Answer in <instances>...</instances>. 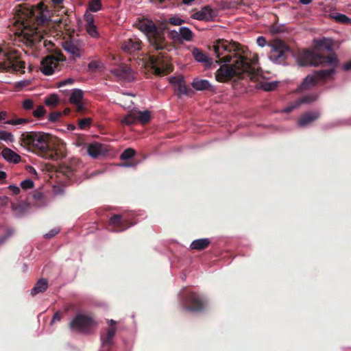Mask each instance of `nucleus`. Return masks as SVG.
<instances>
[{"label":"nucleus","instance_id":"f257e3e1","mask_svg":"<svg viewBox=\"0 0 351 351\" xmlns=\"http://www.w3.org/2000/svg\"><path fill=\"white\" fill-rule=\"evenodd\" d=\"M218 60L217 63H228L234 58L232 64H224L216 71L215 77L218 82H224L233 77L242 78L243 74L254 77L258 73L257 54L251 55L245 47L237 42L225 39L217 40L210 48Z\"/></svg>","mask_w":351,"mask_h":351},{"label":"nucleus","instance_id":"f03ea898","mask_svg":"<svg viewBox=\"0 0 351 351\" xmlns=\"http://www.w3.org/2000/svg\"><path fill=\"white\" fill-rule=\"evenodd\" d=\"M50 18L51 12L43 3L18 10L15 23L21 29L20 40L27 47L36 50L46 47V40H43L44 34H47L45 27L49 25Z\"/></svg>","mask_w":351,"mask_h":351},{"label":"nucleus","instance_id":"7ed1b4c3","mask_svg":"<svg viewBox=\"0 0 351 351\" xmlns=\"http://www.w3.org/2000/svg\"><path fill=\"white\" fill-rule=\"evenodd\" d=\"M298 62L301 66H330L328 69H322L308 75L300 85L301 90L309 89L315 86L320 80L328 78L335 71L338 64L337 56L332 51L331 43L322 41L319 46L313 51L305 49L300 53Z\"/></svg>","mask_w":351,"mask_h":351},{"label":"nucleus","instance_id":"20e7f679","mask_svg":"<svg viewBox=\"0 0 351 351\" xmlns=\"http://www.w3.org/2000/svg\"><path fill=\"white\" fill-rule=\"evenodd\" d=\"M139 29L145 34L149 43V52L153 54L149 56V62L154 73L164 75L171 72L173 66L167 52L168 45L163 31L152 21L141 22Z\"/></svg>","mask_w":351,"mask_h":351},{"label":"nucleus","instance_id":"39448f33","mask_svg":"<svg viewBox=\"0 0 351 351\" xmlns=\"http://www.w3.org/2000/svg\"><path fill=\"white\" fill-rule=\"evenodd\" d=\"M21 145L48 160H58L66 156L64 144L55 143L51 136L43 132H24L19 138Z\"/></svg>","mask_w":351,"mask_h":351},{"label":"nucleus","instance_id":"423d86ee","mask_svg":"<svg viewBox=\"0 0 351 351\" xmlns=\"http://www.w3.org/2000/svg\"><path fill=\"white\" fill-rule=\"evenodd\" d=\"M181 304L185 311L200 313L206 309L208 302L206 297L202 293L185 291L181 295Z\"/></svg>","mask_w":351,"mask_h":351},{"label":"nucleus","instance_id":"0eeeda50","mask_svg":"<svg viewBox=\"0 0 351 351\" xmlns=\"http://www.w3.org/2000/svg\"><path fill=\"white\" fill-rule=\"evenodd\" d=\"M0 71L25 73V63L19 59L16 51H6L0 47Z\"/></svg>","mask_w":351,"mask_h":351},{"label":"nucleus","instance_id":"6e6552de","mask_svg":"<svg viewBox=\"0 0 351 351\" xmlns=\"http://www.w3.org/2000/svg\"><path fill=\"white\" fill-rule=\"evenodd\" d=\"M97 322L90 314L77 313L69 323V328L73 331L88 334L96 327Z\"/></svg>","mask_w":351,"mask_h":351},{"label":"nucleus","instance_id":"1a4fd4ad","mask_svg":"<svg viewBox=\"0 0 351 351\" xmlns=\"http://www.w3.org/2000/svg\"><path fill=\"white\" fill-rule=\"evenodd\" d=\"M66 60L62 53L49 55L45 57L40 62V71L46 75H52L56 71L61 69V64Z\"/></svg>","mask_w":351,"mask_h":351},{"label":"nucleus","instance_id":"9d476101","mask_svg":"<svg viewBox=\"0 0 351 351\" xmlns=\"http://www.w3.org/2000/svg\"><path fill=\"white\" fill-rule=\"evenodd\" d=\"M269 59L274 62L283 63L291 53L290 47L281 40H275L270 45Z\"/></svg>","mask_w":351,"mask_h":351},{"label":"nucleus","instance_id":"9b49d317","mask_svg":"<svg viewBox=\"0 0 351 351\" xmlns=\"http://www.w3.org/2000/svg\"><path fill=\"white\" fill-rule=\"evenodd\" d=\"M62 46L66 51L71 55L73 58L75 59L82 56L85 43L79 38L70 37L62 43Z\"/></svg>","mask_w":351,"mask_h":351},{"label":"nucleus","instance_id":"f8f14e48","mask_svg":"<svg viewBox=\"0 0 351 351\" xmlns=\"http://www.w3.org/2000/svg\"><path fill=\"white\" fill-rule=\"evenodd\" d=\"M83 164L78 158H72L68 162L61 164L59 166V172L69 179H72L82 168Z\"/></svg>","mask_w":351,"mask_h":351},{"label":"nucleus","instance_id":"ddd939ff","mask_svg":"<svg viewBox=\"0 0 351 351\" xmlns=\"http://www.w3.org/2000/svg\"><path fill=\"white\" fill-rule=\"evenodd\" d=\"M132 225L133 223L121 215H113L108 223L109 229L114 232H122Z\"/></svg>","mask_w":351,"mask_h":351},{"label":"nucleus","instance_id":"4468645a","mask_svg":"<svg viewBox=\"0 0 351 351\" xmlns=\"http://www.w3.org/2000/svg\"><path fill=\"white\" fill-rule=\"evenodd\" d=\"M318 94L317 93H310L305 95L291 103L283 110V112L289 113L293 110L299 108L303 104H308L315 101L318 99Z\"/></svg>","mask_w":351,"mask_h":351},{"label":"nucleus","instance_id":"2eb2a0df","mask_svg":"<svg viewBox=\"0 0 351 351\" xmlns=\"http://www.w3.org/2000/svg\"><path fill=\"white\" fill-rule=\"evenodd\" d=\"M215 16V12L210 5L204 6L199 11L192 14L193 19L205 21H213Z\"/></svg>","mask_w":351,"mask_h":351},{"label":"nucleus","instance_id":"dca6fc26","mask_svg":"<svg viewBox=\"0 0 351 351\" xmlns=\"http://www.w3.org/2000/svg\"><path fill=\"white\" fill-rule=\"evenodd\" d=\"M142 48L141 40L134 36L125 40L122 44V49L130 53L141 50Z\"/></svg>","mask_w":351,"mask_h":351},{"label":"nucleus","instance_id":"f3484780","mask_svg":"<svg viewBox=\"0 0 351 351\" xmlns=\"http://www.w3.org/2000/svg\"><path fill=\"white\" fill-rule=\"evenodd\" d=\"M321 116L319 111H308L302 114L298 120V125L304 128L317 120Z\"/></svg>","mask_w":351,"mask_h":351},{"label":"nucleus","instance_id":"a211bd4d","mask_svg":"<svg viewBox=\"0 0 351 351\" xmlns=\"http://www.w3.org/2000/svg\"><path fill=\"white\" fill-rule=\"evenodd\" d=\"M119 80L130 81L132 77V69L126 64H121L111 71Z\"/></svg>","mask_w":351,"mask_h":351},{"label":"nucleus","instance_id":"6ab92c4d","mask_svg":"<svg viewBox=\"0 0 351 351\" xmlns=\"http://www.w3.org/2000/svg\"><path fill=\"white\" fill-rule=\"evenodd\" d=\"M82 98L83 92L79 89L73 90L69 98L70 102L75 105V111L80 114L85 111V107L82 103Z\"/></svg>","mask_w":351,"mask_h":351},{"label":"nucleus","instance_id":"aec40b11","mask_svg":"<svg viewBox=\"0 0 351 351\" xmlns=\"http://www.w3.org/2000/svg\"><path fill=\"white\" fill-rule=\"evenodd\" d=\"M192 86L197 90H208L211 93L215 92V87L211 85L207 80L195 78L192 82Z\"/></svg>","mask_w":351,"mask_h":351},{"label":"nucleus","instance_id":"412c9836","mask_svg":"<svg viewBox=\"0 0 351 351\" xmlns=\"http://www.w3.org/2000/svg\"><path fill=\"white\" fill-rule=\"evenodd\" d=\"M192 53L196 61L204 63L206 66H210L213 64V59L209 58L201 49L194 48Z\"/></svg>","mask_w":351,"mask_h":351},{"label":"nucleus","instance_id":"4be33fe9","mask_svg":"<svg viewBox=\"0 0 351 351\" xmlns=\"http://www.w3.org/2000/svg\"><path fill=\"white\" fill-rule=\"evenodd\" d=\"M1 154L5 160L15 164L19 163L21 160V157L18 154L8 147L2 150Z\"/></svg>","mask_w":351,"mask_h":351},{"label":"nucleus","instance_id":"5701e85b","mask_svg":"<svg viewBox=\"0 0 351 351\" xmlns=\"http://www.w3.org/2000/svg\"><path fill=\"white\" fill-rule=\"evenodd\" d=\"M115 332L116 328L111 327L107 330L106 335L101 336V339L104 346H110L112 345Z\"/></svg>","mask_w":351,"mask_h":351},{"label":"nucleus","instance_id":"b1692460","mask_svg":"<svg viewBox=\"0 0 351 351\" xmlns=\"http://www.w3.org/2000/svg\"><path fill=\"white\" fill-rule=\"evenodd\" d=\"M210 244V239H208L207 238L199 239L194 240L191 243L190 247L193 250H203L207 248Z\"/></svg>","mask_w":351,"mask_h":351},{"label":"nucleus","instance_id":"393cba45","mask_svg":"<svg viewBox=\"0 0 351 351\" xmlns=\"http://www.w3.org/2000/svg\"><path fill=\"white\" fill-rule=\"evenodd\" d=\"M32 198L35 201L36 206L41 207L47 205L49 199L40 191H35L32 194Z\"/></svg>","mask_w":351,"mask_h":351},{"label":"nucleus","instance_id":"a878e982","mask_svg":"<svg viewBox=\"0 0 351 351\" xmlns=\"http://www.w3.org/2000/svg\"><path fill=\"white\" fill-rule=\"evenodd\" d=\"M48 287V282L45 279H40L31 290V294L35 295L40 293L45 292Z\"/></svg>","mask_w":351,"mask_h":351},{"label":"nucleus","instance_id":"bb28decb","mask_svg":"<svg viewBox=\"0 0 351 351\" xmlns=\"http://www.w3.org/2000/svg\"><path fill=\"white\" fill-rule=\"evenodd\" d=\"M88 153L91 157L94 158H98L99 156L104 154L102 145L99 143L90 144L88 147Z\"/></svg>","mask_w":351,"mask_h":351},{"label":"nucleus","instance_id":"cd10ccee","mask_svg":"<svg viewBox=\"0 0 351 351\" xmlns=\"http://www.w3.org/2000/svg\"><path fill=\"white\" fill-rule=\"evenodd\" d=\"M136 121L142 124L147 123L150 120V112L148 110L136 112Z\"/></svg>","mask_w":351,"mask_h":351},{"label":"nucleus","instance_id":"c85d7f7f","mask_svg":"<svg viewBox=\"0 0 351 351\" xmlns=\"http://www.w3.org/2000/svg\"><path fill=\"white\" fill-rule=\"evenodd\" d=\"M330 18L334 19L336 21L344 23L349 24L351 23V19L348 17L346 15L343 14L339 13H331L330 14Z\"/></svg>","mask_w":351,"mask_h":351},{"label":"nucleus","instance_id":"c756f323","mask_svg":"<svg viewBox=\"0 0 351 351\" xmlns=\"http://www.w3.org/2000/svg\"><path fill=\"white\" fill-rule=\"evenodd\" d=\"M88 6L89 11L96 12L102 8L101 0H90Z\"/></svg>","mask_w":351,"mask_h":351},{"label":"nucleus","instance_id":"7c9ffc66","mask_svg":"<svg viewBox=\"0 0 351 351\" xmlns=\"http://www.w3.org/2000/svg\"><path fill=\"white\" fill-rule=\"evenodd\" d=\"M137 122L136 121V112H132L128 114H127L124 118L122 119L121 123L125 125H130L136 123Z\"/></svg>","mask_w":351,"mask_h":351},{"label":"nucleus","instance_id":"2f4dec72","mask_svg":"<svg viewBox=\"0 0 351 351\" xmlns=\"http://www.w3.org/2000/svg\"><path fill=\"white\" fill-rule=\"evenodd\" d=\"M180 36L185 40L189 41L193 38V32L188 27H182L180 28Z\"/></svg>","mask_w":351,"mask_h":351},{"label":"nucleus","instance_id":"473e14b6","mask_svg":"<svg viewBox=\"0 0 351 351\" xmlns=\"http://www.w3.org/2000/svg\"><path fill=\"white\" fill-rule=\"evenodd\" d=\"M92 122L90 118L79 119L77 120V125L81 130H87L90 128Z\"/></svg>","mask_w":351,"mask_h":351},{"label":"nucleus","instance_id":"72a5a7b5","mask_svg":"<svg viewBox=\"0 0 351 351\" xmlns=\"http://www.w3.org/2000/svg\"><path fill=\"white\" fill-rule=\"evenodd\" d=\"M59 103V98L57 95L52 94L50 95L45 100V104L49 106H56Z\"/></svg>","mask_w":351,"mask_h":351},{"label":"nucleus","instance_id":"f704fd0d","mask_svg":"<svg viewBox=\"0 0 351 351\" xmlns=\"http://www.w3.org/2000/svg\"><path fill=\"white\" fill-rule=\"evenodd\" d=\"M136 154V151L132 148H128L123 151V152L121 154V159L123 160H126L132 158Z\"/></svg>","mask_w":351,"mask_h":351},{"label":"nucleus","instance_id":"c9c22d12","mask_svg":"<svg viewBox=\"0 0 351 351\" xmlns=\"http://www.w3.org/2000/svg\"><path fill=\"white\" fill-rule=\"evenodd\" d=\"M46 114V110L43 106H38L35 110H33L32 114L36 119H41Z\"/></svg>","mask_w":351,"mask_h":351},{"label":"nucleus","instance_id":"e433bc0d","mask_svg":"<svg viewBox=\"0 0 351 351\" xmlns=\"http://www.w3.org/2000/svg\"><path fill=\"white\" fill-rule=\"evenodd\" d=\"M278 86L277 82H263L261 84V88L265 91H271Z\"/></svg>","mask_w":351,"mask_h":351},{"label":"nucleus","instance_id":"4c0bfd02","mask_svg":"<svg viewBox=\"0 0 351 351\" xmlns=\"http://www.w3.org/2000/svg\"><path fill=\"white\" fill-rule=\"evenodd\" d=\"M29 122V119H25V118H17V119H12L10 120H8L5 122L7 124L16 125L19 124H24L27 123Z\"/></svg>","mask_w":351,"mask_h":351},{"label":"nucleus","instance_id":"58836bf2","mask_svg":"<svg viewBox=\"0 0 351 351\" xmlns=\"http://www.w3.org/2000/svg\"><path fill=\"white\" fill-rule=\"evenodd\" d=\"M176 92L177 93V95L179 96L182 95H188L189 90L185 84V81L177 86Z\"/></svg>","mask_w":351,"mask_h":351},{"label":"nucleus","instance_id":"ea45409f","mask_svg":"<svg viewBox=\"0 0 351 351\" xmlns=\"http://www.w3.org/2000/svg\"><path fill=\"white\" fill-rule=\"evenodd\" d=\"M86 31L88 33V34L93 38H97L99 36V33L95 25H87Z\"/></svg>","mask_w":351,"mask_h":351},{"label":"nucleus","instance_id":"a19ab883","mask_svg":"<svg viewBox=\"0 0 351 351\" xmlns=\"http://www.w3.org/2000/svg\"><path fill=\"white\" fill-rule=\"evenodd\" d=\"M23 108L26 111H29L34 109V102L32 99H26L23 101Z\"/></svg>","mask_w":351,"mask_h":351},{"label":"nucleus","instance_id":"79ce46f5","mask_svg":"<svg viewBox=\"0 0 351 351\" xmlns=\"http://www.w3.org/2000/svg\"><path fill=\"white\" fill-rule=\"evenodd\" d=\"M0 139L5 141H14V136L10 132L0 130Z\"/></svg>","mask_w":351,"mask_h":351},{"label":"nucleus","instance_id":"37998d69","mask_svg":"<svg viewBox=\"0 0 351 351\" xmlns=\"http://www.w3.org/2000/svg\"><path fill=\"white\" fill-rule=\"evenodd\" d=\"M62 114L61 112H53L49 114L48 119L51 122H56L62 117Z\"/></svg>","mask_w":351,"mask_h":351},{"label":"nucleus","instance_id":"c03bdc74","mask_svg":"<svg viewBox=\"0 0 351 351\" xmlns=\"http://www.w3.org/2000/svg\"><path fill=\"white\" fill-rule=\"evenodd\" d=\"M21 186L23 189H32L34 186V182L30 179L23 180L21 183Z\"/></svg>","mask_w":351,"mask_h":351},{"label":"nucleus","instance_id":"a18cd8bd","mask_svg":"<svg viewBox=\"0 0 351 351\" xmlns=\"http://www.w3.org/2000/svg\"><path fill=\"white\" fill-rule=\"evenodd\" d=\"M100 67V63L98 61L93 60L88 64V68L90 71H95Z\"/></svg>","mask_w":351,"mask_h":351},{"label":"nucleus","instance_id":"49530a36","mask_svg":"<svg viewBox=\"0 0 351 351\" xmlns=\"http://www.w3.org/2000/svg\"><path fill=\"white\" fill-rule=\"evenodd\" d=\"M184 82V80L183 77H182V76L174 77H171L170 79V82L171 84L176 85V86H179Z\"/></svg>","mask_w":351,"mask_h":351},{"label":"nucleus","instance_id":"de8ad7c7","mask_svg":"<svg viewBox=\"0 0 351 351\" xmlns=\"http://www.w3.org/2000/svg\"><path fill=\"white\" fill-rule=\"evenodd\" d=\"M60 232V229L58 228H55L52 230H51L48 233L45 234V237L46 239H51L54 237L57 234H58Z\"/></svg>","mask_w":351,"mask_h":351},{"label":"nucleus","instance_id":"09e8293b","mask_svg":"<svg viewBox=\"0 0 351 351\" xmlns=\"http://www.w3.org/2000/svg\"><path fill=\"white\" fill-rule=\"evenodd\" d=\"M84 18L87 22V25H94V16L93 14L86 12L84 14Z\"/></svg>","mask_w":351,"mask_h":351},{"label":"nucleus","instance_id":"8fccbe9b","mask_svg":"<svg viewBox=\"0 0 351 351\" xmlns=\"http://www.w3.org/2000/svg\"><path fill=\"white\" fill-rule=\"evenodd\" d=\"M169 22L173 25H180L184 23V21L178 17H171Z\"/></svg>","mask_w":351,"mask_h":351},{"label":"nucleus","instance_id":"3c124183","mask_svg":"<svg viewBox=\"0 0 351 351\" xmlns=\"http://www.w3.org/2000/svg\"><path fill=\"white\" fill-rule=\"evenodd\" d=\"M62 317V313L60 311H57L53 316V318L51 322V324H53V323L56 322H60Z\"/></svg>","mask_w":351,"mask_h":351},{"label":"nucleus","instance_id":"603ef678","mask_svg":"<svg viewBox=\"0 0 351 351\" xmlns=\"http://www.w3.org/2000/svg\"><path fill=\"white\" fill-rule=\"evenodd\" d=\"M256 43L258 46L264 47L267 43V41L264 36H258L257 38Z\"/></svg>","mask_w":351,"mask_h":351},{"label":"nucleus","instance_id":"864d4df0","mask_svg":"<svg viewBox=\"0 0 351 351\" xmlns=\"http://www.w3.org/2000/svg\"><path fill=\"white\" fill-rule=\"evenodd\" d=\"M8 189L14 194V195H18L21 190H20V188L16 186H14V185H10L8 186Z\"/></svg>","mask_w":351,"mask_h":351},{"label":"nucleus","instance_id":"5fc2aeb1","mask_svg":"<svg viewBox=\"0 0 351 351\" xmlns=\"http://www.w3.org/2000/svg\"><path fill=\"white\" fill-rule=\"evenodd\" d=\"M73 82V80L72 79L69 78L66 80L60 82L58 84V87H62V86H65L66 84H72Z\"/></svg>","mask_w":351,"mask_h":351},{"label":"nucleus","instance_id":"6e6d98bb","mask_svg":"<svg viewBox=\"0 0 351 351\" xmlns=\"http://www.w3.org/2000/svg\"><path fill=\"white\" fill-rule=\"evenodd\" d=\"M343 69L345 71H350L351 70V60L345 63L343 65Z\"/></svg>","mask_w":351,"mask_h":351},{"label":"nucleus","instance_id":"4d7b16f0","mask_svg":"<svg viewBox=\"0 0 351 351\" xmlns=\"http://www.w3.org/2000/svg\"><path fill=\"white\" fill-rule=\"evenodd\" d=\"M7 117V113L5 111L0 112V122L5 120Z\"/></svg>","mask_w":351,"mask_h":351},{"label":"nucleus","instance_id":"13d9d810","mask_svg":"<svg viewBox=\"0 0 351 351\" xmlns=\"http://www.w3.org/2000/svg\"><path fill=\"white\" fill-rule=\"evenodd\" d=\"M151 2L156 4L158 6H160L165 0H150Z\"/></svg>","mask_w":351,"mask_h":351},{"label":"nucleus","instance_id":"bf43d9fd","mask_svg":"<svg viewBox=\"0 0 351 351\" xmlns=\"http://www.w3.org/2000/svg\"><path fill=\"white\" fill-rule=\"evenodd\" d=\"M51 1L55 6H59L63 2V0H51Z\"/></svg>","mask_w":351,"mask_h":351},{"label":"nucleus","instance_id":"052dcab7","mask_svg":"<svg viewBox=\"0 0 351 351\" xmlns=\"http://www.w3.org/2000/svg\"><path fill=\"white\" fill-rule=\"evenodd\" d=\"M301 4L308 5L312 2L313 0H298Z\"/></svg>","mask_w":351,"mask_h":351},{"label":"nucleus","instance_id":"680f3d73","mask_svg":"<svg viewBox=\"0 0 351 351\" xmlns=\"http://www.w3.org/2000/svg\"><path fill=\"white\" fill-rule=\"evenodd\" d=\"M6 176V173L5 171H0V180L5 179Z\"/></svg>","mask_w":351,"mask_h":351},{"label":"nucleus","instance_id":"e2e57ef3","mask_svg":"<svg viewBox=\"0 0 351 351\" xmlns=\"http://www.w3.org/2000/svg\"><path fill=\"white\" fill-rule=\"evenodd\" d=\"M70 109L69 108H65L63 111V114L64 115H68L70 113Z\"/></svg>","mask_w":351,"mask_h":351},{"label":"nucleus","instance_id":"0e129e2a","mask_svg":"<svg viewBox=\"0 0 351 351\" xmlns=\"http://www.w3.org/2000/svg\"><path fill=\"white\" fill-rule=\"evenodd\" d=\"M109 324L112 326V325H114L116 324V322L114 321L113 319H110L109 322H108Z\"/></svg>","mask_w":351,"mask_h":351},{"label":"nucleus","instance_id":"69168bd1","mask_svg":"<svg viewBox=\"0 0 351 351\" xmlns=\"http://www.w3.org/2000/svg\"><path fill=\"white\" fill-rule=\"evenodd\" d=\"M125 166L129 167V166H130V165H125Z\"/></svg>","mask_w":351,"mask_h":351}]
</instances>
